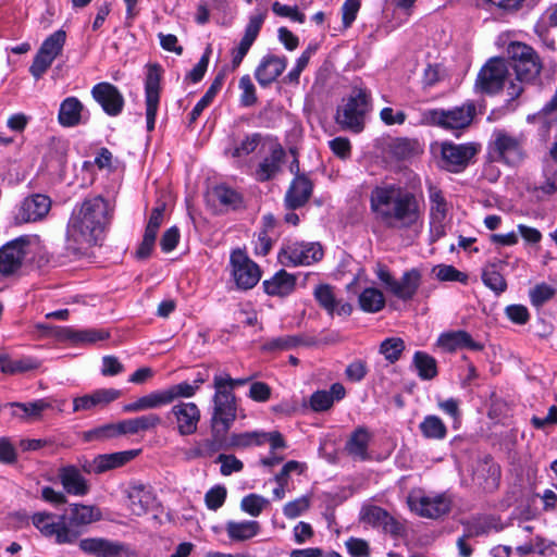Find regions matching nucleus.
Masks as SVG:
<instances>
[{
  "label": "nucleus",
  "instance_id": "1",
  "mask_svg": "<svg viewBox=\"0 0 557 557\" xmlns=\"http://www.w3.org/2000/svg\"><path fill=\"white\" fill-rule=\"evenodd\" d=\"M114 212V206L102 196L86 198L77 205L67 223L66 240L76 245H97L102 239Z\"/></svg>",
  "mask_w": 557,
  "mask_h": 557
},
{
  "label": "nucleus",
  "instance_id": "2",
  "mask_svg": "<svg viewBox=\"0 0 557 557\" xmlns=\"http://www.w3.org/2000/svg\"><path fill=\"white\" fill-rule=\"evenodd\" d=\"M370 205L375 219L387 227H408L419 219L417 197L396 185L375 187L371 191Z\"/></svg>",
  "mask_w": 557,
  "mask_h": 557
},
{
  "label": "nucleus",
  "instance_id": "3",
  "mask_svg": "<svg viewBox=\"0 0 557 557\" xmlns=\"http://www.w3.org/2000/svg\"><path fill=\"white\" fill-rule=\"evenodd\" d=\"M508 70L516 73L518 83L511 82L507 87L510 100L517 99L523 92V84L533 82L541 73L542 62L536 51L522 42H511L508 47Z\"/></svg>",
  "mask_w": 557,
  "mask_h": 557
},
{
  "label": "nucleus",
  "instance_id": "4",
  "mask_svg": "<svg viewBox=\"0 0 557 557\" xmlns=\"http://www.w3.org/2000/svg\"><path fill=\"white\" fill-rule=\"evenodd\" d=\"M213 412L210 419L211 445L221 447L225 442L237 416V404L234 393L226 392L220 381L213 382Z\"/></svg>",
  "mask_w": 557,
  "mask_h": 557
},
{
  "label": "nucleus",
  "instance_id": "5",
  "mask_svg": "<svg viewBox=\"0 0 557 557\" xmlns=\"http://www.w3.org/2000/svg\"><path fill=\"white\" fill-rule=\"evenodd\" d=\"M476 113L475 104L468 101L449 110L428 109L421 112V124L437 126L447 131L467 128Z\"/></svg>",
  "mask_w": 557,
  "mask_h": 557
},
{
  "label": "nucleus",
  "instance_id": "6",
  "mask_svg": "<svg viewBox=\"0 0 557 557\" xmlns=\"http://www.w3.org/2000/svg\"><path fill=\"white\" fill-rule=\"evenodd\" d=\"M370 94L362 88H355L351 95L339 106L335 121L343 128L360 133L364 127V116L370 109Z\"/></svg>",
  "mask_w": 557,
  "mask_h": 557
},
{
  "label": "nucleus",
  "instance_id": "7",
  "mask_svg": "<svg viewBox=\"0 0 557 557\" xmlns=\"http://www.w3.org/2000/svg\"><path fill=\"white\" fill-rule=\"evenodd\" d=\"M490 154L494 161H503L508 165H518L525 157L522 137H516L503 129L493 133Z\"/></svg>",
  "mask_w": 557,
  "mask_h": 557
},
{
  "label": "nucleus",
  "instance_id": "8",
  "mask_svg": "<svg viewBox=\"0 0 557 557\" xmlns=\"http://www.w3.org/2000/svg\"><path fill=\"white\" fill-rule=\"evenodd\" d=\"M30 242V236L22 235L0 247L1 275L10 276L18 273L29 253Z\"/></svg>",
  "mask_w": 557,
  "mask_h": 557
},
{
  "label": "nucleus",
  "instance_id": "9",
  "mask_svg": "<svg viewBox=\"0 0 557 557\" xmlns=\"http://www.w3.org/2000/svg\"><path fill=\"white\" fill-rule=\"evenodd\" d=\"M407 502L411 511L428 519H438L451 509V499L446 494L420 495L411 493Z\"/></svg>",
  "mask_w": 557,
  "mask_h": 557
},
{
  "label": "nucleus",
  "instance_id": "10",
  "mask_svg": "<svg viewBox=\"0 0 557 557\" xmlns=\"http://www.w3.org/2000/svg\"><path fill=\"white\" fill-rule=\"evenodd\" d=\"M161 77L162 67L157 63L149 64L145 78V103L148 132H152L156 125V117L160 103Z\"/></svg>",
  "mask_w": 557,
  "mask_h": 557
},
{
  "label": "nucleus",
  "instance_id": "11",
  "mask_svg": "<svg viewBox=\"0 0 557 557\" xmlns=\"http://www.w3.org/2000/svg\"><path fill=\"white\" fill-rule=\"evenodd\" d=\"M507 74V61L493 58L480 70L475 87L484 94H495L503 88Z\"/></svg>",
  "mask_w": 557,
  "mask_h": 557
},
{
  "label": "nucleus",
  "instance_id": "12",
  "mask_svg": "<svg viewBox=\"0 0 557 557\" xmlns=\"http://www.w3.org/2000/svg\"><path fill=\"white\" fill-rule=\"evenodd\" d=\"M51 199L44 194L24 198L14 212L15 224L35 223L44 220L51 210Z\"/></svg>",
  "mask_w": 557,
  "mask_h": 557
},
{
  "label": "nucleus",
  "instance_id": "13",
  "mask_svg": "<svg viewBox=\"0 0 557 557\" xmlns=\"http://www.w3.org/2000/svg\"><path fill=\"white\" fill-rule=\"evenodd\" d=\"M322 257L323 249L319 243H294L284 247L278 255L284 265H309Z\"/></svg>",
  "mask_w": 557,
  "mask_h": 557
},
{
  "label": "nucleus",
  "instance_id": "14",
  "mask_svg": "<svg viewBox=\"0 0 557 557\" xmlns=\"http://www.w3.org/2000/svg\"><path fill=\"white\" fill-rule=\"evenodd\" d=\"M442 160L443 166L454 173L463 171L471 159L476 154L478 147L474 144H461L457 145L454 143L442 144Z\"/></svg>",
  "mask_w": 557,
  "mask_h": 557
},
{
  "label": "nucleus",
  "instance_id": "15",
  "mask_svg": "<svg viewBox=\"0 0 557 557\" xmlns=\"http://www.w3.org/2000/svg\"><path fill=\"white\" fill-rule=\"evenodd\" d=\"M54 515L37 512L33 516V524L45 535L54 536L58 544H73L77 541V533L65 529L61 516L58 521L53 520Z\"/></svg>",
  "mask_w": 557,
  "mask_h": 557
},
{
  "label": "nucleus",
  "instance_id": "16",
  "mask_svg": "<svg viewBox=\"0 0 557 557\" xmlns=\"http://www.w3.org/2000/svg\"><path fill=\"white\" fill-rule=\"evenodd\" d=\"M101 517L102 513L96 506L74 504L71 505L67 513L61 516V519L65 529L76 532L78 539L85 527L99 521Z\"/></svg>",
  "mask_w": 557,
  "mask_h": 557
},
{
  "label": "nucleus",
  "instance_id": "17",
  "mask_svg": "<svg viewBox=\"0 0 557 557\" xmlns=\"http://www.w3.org/2000/svg\"><path fill=\"white\" fill-rule=\"evenodd\" d=\"M171 417L174 419L178 434L187 436L197 432L201 414L195 403L181 401L171 408L168 418L171 419Z\"/></svg>",
  "mask_w": 557,
  "mask_h": 557
},
{
  "label": "nucleus",
  "instance_id": "18",
  "mask_svg": "<svg viewBox=\"0 0 557 557\" xmlns=\"http://www.w3.org/2000/svg\"><path fill=\"white\" fill-rule=\"evenodd\" d=\"M91 96L102 110L110 116H117L124 108L125 100L121 91L111 83L96 84L91 89Z\"/></svg>",
  "mask_w": 557,
  "mask_h": 557
},
{
  "label": "nucleus",
  "instance_id": "19",
  "mask_svg": "<svg viewBox=\"0 0 557 557\" xmlns=\"http://www.w3.org/2000/svg\"><path fill=\"white\" fill-rule=\"evenodd\" d=\"M312 190L313 184L310 178L305 174H296L285 194V207L289 210L304 207L310 199Z\"/></svg>",
  "mask_w": 557,
  "mask_h": 557
},
{
  "label": "nucleus",
  "instance_id": "20",
  "mask_svg": "<svg viewBox=\"0 0 557 557\" xmlns=\"http://www.w3.org/2000/svg\"><path fill=\"white\" fill-rule=\"evenodd\" d=\"M78 546L85 554L97 557H116L126 550V546L123 543L103 537L83 539L79 541Z\"/></svg>",
  "mask_w": 557,
  "mask_h": 557
},
{
  "label": "nucleus",
  "instance_id": "21",
  "mask_svg": "<svg viewBox=\"0 0 557 557\" xmlns=\"http://www.w3.org/2000/svg\"><path fill=\"white\" fill-rule=\"evenodd\" d=\"M473 480L487 492L495 491L499 485L500 467L491 456L480 460L473 472Z\"/></svg>",
  "mask_w": 557,
  "mask_h": 557
},
{
  "label": "nucleus",
  "instance_id": "22",
  "mask_svg": "<svg viewBox=\"0 0 557 557\" xmlns=\"http://www.w3.org/2000/svg\"><path fill=\"white\" fill-rule=\"evenodd\" d=\"M287 60L285 57L268 54L263 57L256 69L255 77L260 86L271 85L286 69Z\"/></svg>",
  "mask_w": 557,
  "mask_h": 557
},
{
  "label": "nucleus",
  "instance_id": "23",
  "mask_svg": "<svg viewBox=\"0 0 557 557\" xmlns=\"http://www.w3.org/2000/svg\"><path fill=\"white\" fill-rule=\"evenodd\" d=\"M230 263L234 278H260L262 275L259 265L242 249L231 253Z\"/></svg>",
  "mask_w": 557,
  "mask_h": 557
},
{
  "label": "nucleus",
  "instance_id": "24",
  "mask_svg": "<svg viewBox=\"0 0 557 557\" xmlns=\"http://www.w3.org/2000/svg\"><path fill=\"white\" fill-rule=\"evenodd\" d=\"M59 479L69 494L84 496L89 492L86 479L74 466L62 467L59 470Z\"/></svg>",
  "mask_w": 557,
  "mask_h": 557
},
{
  "label": "nucleus",
  "instance_id": "25",
  "mask_svg": "<svg viewBox=\"0 0 557 557\" xmlns=\"http://www.w3.org/2000/svg\"><path fill=\"white\" fill-rule=\"evenodd\" d=\"M84 104L76 97L65 98L59 109L58 121L63 127H74L84 123Z\"/></svg>",
  "mask_w": 557,
  "mask_h": 557
},
{
  "label": "nucleus",
  "instance_id": "26",
  "mask_svg": "<svg viewBox=\"0 0 557 557\" xmlns=\"http://www.w3.org/2000/svg\"><path fill=\"white\" fill-rule=\"evenodd\" d=\"M129 508L136 516L146 513L153 502L151 487L141 483L132 484L127 490Z\"/></svg>",
  "mask_w": 557,
  "mask_h": 557
},
{
  "label": "nucleus",
  "instance_id": "27",
  "mask_svg": "<svg viewBox=\"0 0 557 557\" xmlns=\"http://www.w3.org/2000/svg\"><path fill=\"white\" fill-rule=\"evenodd\" d=\"M438 344L448 351H454L459 348H468L474 351L483 349V345L475 342L466 331L442 334L438 338Z\"/></svg>",
  "mask_w": 557,
  "mask_h": 557
},
{
  "label": "nucleus",
  "instance_id": "28",
  "mask_svg": "<svg viewBox=\"0 0 557 557\" xmlns=\"http://www.w3.org/2000/svg\"><path fill=\"white\" fill-rule=\"evenodd\" d=\"M161 418L157 413H147L133 419L120 421L121 435H134L156 429L161 424Z\"/></svg>",
  "mask_w": 557,
  "mask_h": 557
},
{
  "label": "nucleus",
  "instance_id": "29",
  "mask_svg": "<svg viewBox=\"0 0 557 557\" xmlns=\"http://www.w3.org/2000/svg\"><path fill=\"white\" fill-rule=\"evenodd\" d=\"M166 389L151 392L137 398L134 403H129L123 407L124 412H138L144 410L157 409L170 405Z\"/></svg>",
  "mask_w": 557,
  "mask_h": 557
},
{
  "label": "nucleus",
  "instance_id": "30",
  "mask_svg": "<svg viewBox=\"0 0 557 557\" xmlns=\"http://www.w3.org/2000/svg\"><path fill=\"white\" fill-rule=\"evenodd\" d=\"M285 159V150L282 146L276 145L272 148L269 157L259 164L257 177L261 182L272 180L280 171Z\"/></svg>",
  "mask_w": 557,
  "mask_h": 557
},
{
  "label": "nucleus",
  "instance_id": "31",
  "mask_svg": "<svg viewBox=\"0 0 557 557\" xmlns=\"http://www.w3.org/2000/svg\"><path fill=\"white\" fill-rule=\"evenodd\" d=\"M371 435L364 426H358L349 436L345 450L352 457L366 460Z\"/></svg>",
  "mask_w": 557,
  "mask_h": 557
},
{
  "label": "nucleus",
  "instance_id": "32",
  "mask_svg": "<svg viewBox=\"0 0 557 557\" xmlns=\"http://www.w3.org/2000/svg\"><path fill=\"white\" fill-rule=\"evenodd\" d=\"M263 432L262 431H252V432H244V433H234L230 436H225L224 444L219 447L218 445H211L214 450L221 448H246L252 445L260 446L263 444Z\"/></svg>",
  "mask_w": 557,
  "mask_h": 557
},
{
  "label": "nucleus",
  "instance_id": "33",
  "mask_svg": "<svg viewBox=\"0 0 557 557\" xmlns=\"http://www.w3.org/2000/svg\"><path fill=\"white\" fill-rule=\"evenodd\" d=\"M318 342L313 337L305 338L301 335H286L276 338H271L262 345L264 351H281L289 350L299 345L313 346Z\"/></svg>",
  "mask_w": 557,
  "mask_h": 557
},
{
  "label": "nucleus",
  "instance_id": "34",
  "mask_svg": "<svg viewBox=\"0 0 557 557\" xmlns=\"http://www.w3.org/2000/svg\"><path fill=\"white\" fill-rule=\"evenodd\" d=\"M139 450H125L112 454L98 455L96 457V467L101 473L122 467L138 455Z\"/></svg>",
  "mask_w": 557,
  "mask_h": 557
},
{
  "label": "nucleus",
  "instance_id": "35",
  "mask_svg": "<svg viewBox=\"0 0 557 557\" xmlns=\"http://www.w3.org/2000/svg\"><path fill=\"white\" fill-rule=\"evenodd\" d=\"M225 530L232 541L243 542L256 536L260 531V524L258 521H228Z\"/></svg>",
  "mask_w": 557,
  "mask_h": 557
},
{
  "label": "nucleus",
  "instance_id": "36",
  "mask_svg": "<svg viewBox=\"0 0 557 557\" xmlns=\"http://www.w3.org/2000/svg\"><path fill=\"white\" fill-rule=\"evenodd\" d=\"M224 78H225L224 73H219L215 76V78L211 83V85L208 88V90L206 91V94L202 96V98L196 103V106L191 110V112L189 114V124L195 123L196 120L202 113V111L212 102L213 98L216 96V94L222 88Z\"/></svg>",
  "mask_w": 557,
  "mask_h": 557
},
{
  "label": "nucleus",
  "instance_id": "37",
  "mask_svg": "<svg viewBox=\"0 0 557 557\" xmlns=\"http://www.w3.org/2000/svg\"><path fill=\"white\" fill-rule=\"evenodd\" d=\"M358 304L362 311L375 313L381 311L385 306V297L383 293L376 288H364L359 297Z\"/></svg>",
  "mask_w": 557,
  "mask_h": 557
},
{
  "label": "nucleus",
  "instance_id": "38",
  "mask_svg": "<svg viewBox=\"0 0 557 557\" xmlns=\"http://www.w3.org/2000/svg\"><path fill=\"white\" fill-rule=\"evenodd\" d=\"M421 434L428 440L442 441L447 435V428L443 420L434 414L424 417L419 424Z\"/></svg>",
  "mask_w": 557,
  "mask_h": 557
},
{
  "label": "nucleus",
  "instance_id": "39",
  "mask_svg": "<svg viewBox=\"0 0 557 557\" xmlns=\"http://www.w3.org/2000/svg\"><path fill=\"white\" fill-rule=\"evenodd\" d=\"M412 362L421 380L430 381L437 375V362L431 355L416 351Z\"/></svg>",
  "mask_w": 557,
  "mask_h": 557
},
{
  "label": "nucleus",
  "instance_id": "40",
  "mask_svg": "<svg viewBox=\"0 0 557 557\" xmlns=\"http://www.w3.org/2000/svg\"><path fill=\"white\" fill-rule=\"evenodd\" d=\"M41 362L34 357H22L20 359L12 360L9 355H7V361L3 363V367H1V372L14 375L37 370Z\"/></svg>",
  "mask_w": 557,
  "mask_h": 557
},
{
  "label": "nucleus",
  "instance_id": "41",
  "mask_svg": "<svg viewBox=\"0 0 557 557\" xmlns=\"http://www.w3.org/2000/svg\"><path fill=\"white\" fill-rule=\"evenodd\" d=\"M11 407L17 408L20 411H13L14 417L21 420L39 419L44 410L48 409L50 405L44 399H39L33 403H11Z\"/></svg>",
  "mask_w": 557,
  "mask_h": 557
},
{
  "label": "nucleus",
  "instance_id": "42",
  "mask_svg": "<svg viewBox=\"0 0 557 557\" xmlns=\"http://www.w3.org/2000/svg\"><path fill=\"white\" fill-rule=\"evenodd\" d=\"M406 349L405 341L400 337L385 338L379 347V352L384 356L389 363L397 362Z\"/></svg>",
  "mask_w": 557,
  "mask_h": 557
},
{
  "label": "nucleus",
  "instance_id": "43",
  "mask_svg": "<svg viewBox=\"0 0 557 557\" xmlns=\"http://www.w3.org/2000/svg\"><path fill=\"white\" fill-rule=\"evenodd\" d=\"M385 288L395 297L407 300L412 298L418 289V281H384Z\"/></svg>",
  "mask_w": 557,
  "mask_h": 557
},
{
  "label": "nucleus",
  "instance_id": "44",
  "mask_svg": "<svg viewBox=\"0 0 557 557\" xmlns=\"http://www.w3.org/2000/svg\"><path fill=\"white\" fill-rule=\"evenodd\" d=\"M120 424L117 423H108L92 430L84 432L83 438L86 442L100 441L104 442L107 440L120 436Z\"/></svg>",
  "mask_w": 557,
  "mask_h": 557
},
{
  "label": "nucleus",
  "instance_id": "45",
  "mask_svg": "<svg viewBox=\"0 0 557 557\" xmlns=\"http://www.w3.org/2000/svg\"><path fill=\"white\" fill-rule=\"evenodd\" d=\"M65 39V32L59 29L44 40L39 51H41L42 54L50 55L55 59L62 52Z\"/></svg>",
  "mask_w": 557,
  "mask_h": 557
},
{
  "label": "nucleus",
  "instance_id": "46",
  "mask_svg": "<svg viewBox=\"0 0 557 557\" xmlns=\"http://www.w3.org/2000/svg\"><path fill=\"white\" fill-rule=\"evenodd\" d=\"M512 270L513 263L495 259L484 268L482 278H506L513 275Z\"/></svg>",
  "mask_w": 557,
  "mask_h": 557
},
{
  "label": "nucleus",
  "instance_id": "47",
  "mask_svg": "<svg viewBox=\"0 0 557 557\" xmlns=\"http://www.w3.org/2000/svg\"><path fill=\"white\" fill-rule=\"evenodd\" d=\"M111 336L108 330L103 329H86L75 330V345H92L100 341H107Z\"/></svg>",
  "mask_w": 557,
  "mask_h": 557
},
{
  "label": "nucleus",
  "instance_id": "48",
  "mask_svg": "<svg viewBox=\"0 0 557 557\" xmlns=\"http://www.w3.org/2000/svg\"><path fill=\"white\" fill-rule=\"evenodd\" d=\"M389 513L382 507L369 505L361 509L360 520L373 528H382Z\"/></svg>",
  "mask_w": 557,
  "mask_h": 557
},
{
  "label": "nucleus",
  "instance_id": "49",
  "mask_svg": "<svg viewBox=\"0 0 557 557\" xmlns=\"http://www.w3.org/2000/svg\"><path fill=\"white\" fill-rule=\"evenodd\" d=\"M314 297L330 314L335 312L337 301L335 299L333 288L329 284H320L314 288Z\"/></svg>",
  "mask_w": 557,
  "mask_h": 557
},
{
  "label": "nucleus",
  "instance_id": "50",
  "mask_svg": "<svg viewBox=\"0 0 557 557\" xmlns=\"http://www.w3.org/2000/svg\"><path fill=\"white\" fill-rule=\"evenodd\" d=\"M212 196L223 206H230L234 209L242 205V196L234 189L220 185L213 188Z\"/></svg>",
  "mask_w": 557,
  "mask_h": 557
},
{
  "label": "nucleus",
  "instance_id": "51",
  "mask_svg": "<svg viewBox=\"0 0 557 557\" xmlns=\"http://www.w3.org/2000/svg\"><path fill=\"white\" fill-rule=\"evenodd\" d=\"M555 294L556 289L546 283L537 284L529 292L531 304L536 308L550 300Z\"/></svg>",
  "mask_w": 557,
  "mask_h": 557
},
{
  "label": "nucleus",
  "instance_id": "52",
  "mask_svg": "<svg viewBox=\"0 0 557 557\" xmlns=\"http://www.w3.org/2000/svg\"><path fill=\"white\" fill-rule=\"evenodd\" d=\"M417 143L407 138H398L391 145L392 154L398 160H406L417 152Z\"/></svg>",
  "mask_w": 557,
  "mask_h": 557
},
{
  "label": "nucleus",
  "instance_id": "53",
  "mask_svg": "<svg viewBox=\"0 0 557 557\" xmlns=\"http://www.w3.org/2000/svg\"><path fill=\"white\" fill-rule=\"evenodd\" d=\"M269 504V500L258 494H249L240 502V508L252 517H258L263 508Z\"/></svg>",
  "mask_w": 557,
  "mask_h": 557
},
{
  "label": "nucleus",
  "instance_id": "54",
  "mask_svg": "<svg viewBox=\"0 0 557 557\" xmlns=\"http://www.w3.org/2000/svg\"><path fill=\"white\" fill-rule=\"evenodd\" d=\"M296 281H263V289L270 296L285 297L294 292Z\"/></svg>",
  "mask_w": 557,
  "mask_h": 557
},
{
  "label": "nucleus",
  "instance_id": "55",
  "mask_svg": "<svg viewBox=\"0 0 557 557\" xmlns=\"http://www.w3.org/2000/svg\"><path fill=\"white\" fill-rule=\"evenodd\" d=\"M166 389L170 403L178 398H190L197 393V385L189 384L188 382H182L175 385L169 386Z\"/></svg>",
  "mask_w": 557,
  "mask_h": 557
},
{
  "label": "nucleus",
  "instance_id": "56",
  "mask_svg": "<svg viewBox=\"0 0 557 557\" xmlns=\"http://www.w3.org/2000/svg\"><path fill=\"white\" fill-rule=\"evenodd\" d=\"M226 488L216 485L210 488L205 495V502L210 510H218L221 508L226 499Z\"/></svg>",
  "mask_w": 557,
  "mask_h": 557
},
{
  "label": "nucleus",
  "instance_id": "57",
  "mask_svg": "<svg viewBox=\"0 0 557 557\" xmlns=\"http://www.w3.org/2000/svg\"><path fill=\"white\" fill-rule=\"evenodd\" d=\"M431 200V214L433 219H436L440 223L446 216L447 203L443 197L441 190H432L430 194Z\"/></svg>",
  "mask_w": 557,
  "mask_h": 557
},
{
  "label": "nucleus",
  "instance_id": "58",
  "mask_svg": "<svg viewBox=\"0 0 557 557\" xmlns=\"http://www.w3.org/2000/svg\"><path fill=\"white\" fill-rule=\"evenodd\" d=\"M264 17L265 15L263 13L250 16L244 37L242 38L243 41L252 46L259 35Z\"/></svg>",
  "mask_w": 557,
  "mask_h": 557
},
{
  "label": "nucleus",
  "instance_id": "59",
  "mask_svg": "<svg viewBox=\"0 0 557 557\" xmlns=\"http://www.w3.org/2000/svg\"><path fill=\"white\" fill-rule=\"evenodd\" d=\"M310 507L308 497L302 496L285 504L283 512L288 519H295L307 511Z\"/></svg>",
  "mask_w": 557,
  "mask_h": 557
},
{
  "label": "nucleus",
  "instance_id": "60",
  "mask_svg": "<svg viewBox=\"0 0 557 557\" xmlns=\"http://www.w3.org/2000/svg\"><path fill=\"white\" fill-rule=\"evenodd\" d=\"M239 88L242 89L240 103L244 107H251L257 102L256 88L248 75L239 79Z\"/></svg>",
  "mask_w": 557,
  "mask_h": 557
},
{
  "label": "nucleus",
  "instance_id": "61",
  "mask_svg": "<svg viewBox=\"0 0 557 557\" xmlns=\"http://www.w3.org/2000/svg\"><path fill=\"white\" fill-rule=\"evenodd\" d=\"M334 404V398L327 391H317L310 397V406L313 411L329 410Z\"/></svg>",
  "mask_w": 557,
  "mask_h": 557
},
{
  "label": "nucleus",
  "instance_id": "62",
  "mask_svg": "<svg viewBox=\"0 0 557 557\" xmlns=\"http://www.w3.org/2000/svg\"><path fill=\"white\" fill-rule=\"evenodd\" d=\"M54 58L50 55L42 54L41 51L38 50L36 53L33 64L29 67L30 74L36 78H40L44 73L51 66Z\"/></svg>",
  "mask_w": 557,
  "mask_h": 557
},
{
  "label": "nucleus",
  "instance_id": "63",
  "mask_svg": "<svg viewBox=\"0 0 557 557\" xmlns=\"http://www.w3.org/2000/svg\"><path fill=\"white\" fill-rule=\"evenodd\" d=\"M261 141V135L258 133L246 136V138L234 148L233 157L248 156L253 152Z\"/></svg>",
  "mask_w": 557,
  "mask_h": 557
},
{
  "label": "nucleus",
  "instance_id": "64",
  "mask_svg": "<svg viewBox=\"0 0 557 557\" xmlns=\"http://www.w3.org/2000/svg\"><path fill=\"white\" fill-rule=\"evenodd\" d=\"M360 5V0H345L342 5V21L345 28L350 27L355 22Z\"/></svg>",
  "mask_w": 557,
  "mask_h": 557
}]
</instances>
